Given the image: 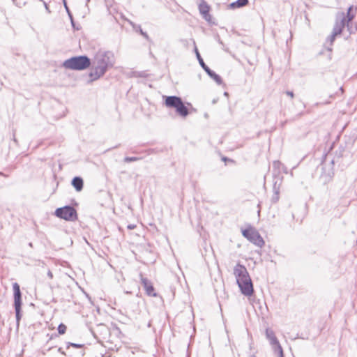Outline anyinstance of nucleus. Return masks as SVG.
I'll return each mask as SVG.
<instances>
[{"instance_id": "obj_17", "label": "nucleus", "mask_w": 357, "mask_h": 357, "mask_svg": "<svg viewBox=\"0 0 357 357\" xmlns=\"http://www.w3.org/2000/svg\"><path fill=\"white\" fill-rule=\"evenodd\" d=\"M274 190H275L274 194L272 197L271 200H272L273 203H276L279 200V198H280L279 191H278V190H276L275 186H274Z\"/></svg>"}, {"instance_id": "obj_27", "label": "nucleus", "mask_w": 357, "mask_h": 357, "mask_svg": "<svg viewBox=\"0 0 357 357\" xmlns=\"http://www.w3.org/2000/svg\"><path fill=\"white\" fill-rule=\"evenodd\" d=\"M58 351L62 355H66V354L62 350V348H59Z\"/></svg>"}, {"instance_id": "obj_21", "label": "nucleus", "mask_w": 357, "mask_h": 357, "mask_svg": "<svg viewBox=\"0 0 357 357\" xmlns=\"http://www.w3.org/2000/svg\"><path fill=\"white\" fill-rule=\"evenodd\" d=\"M337 36V35H335V33L332 32L331 35L328 38V40L330 42V45H333V43L334 42Z\"/></svg>"}, {"instance_id": "obj_31", "label": "nucleus", "mask_w": 357, "mask_h": 357, "mask_svg": "<svg viewBox=\"0 0 357 357\" xmlns=\"http://www.w3.org/2000/svg\"><path fill=\"white\" fill-rule=\"evenodd\" d=\"M331 164L333 165V160H331Z\"/></svg>"}, {"instance_id": "obj_15", "label": "nucleus", "mask_w": 357, "mask_h": 357, "mask_svg": "<svg viewBox=\"0 0 357 357\" xmlns=\"http://www.w3.org/2000/svg\"><path fill=\"white\" fill-rule=\"evenodd\" d=\"M129 23L132 26V28L136 31H139V33L144 38H146L147 40H149V35L143 31V30L141 28V26L140 25H137V24H135V23H133L131 21H129Z\"/></svg>"}, {"instance_id": "obj_8", "label": "nucleus", "mask_w": 357, "mask_h": 357, "mask_svg": "<svg viewBox=\"0 0 357 357\" xmlns=\"http://www.w3.org/2000/svg\"><path fill=\"white\" fill-rule=\"evenodd\" d=\"M14 291V306L15 310L16 321L19 324L21 319V306H22V294L20 288V285L17 283H14L13 285Z\"/></svg>"}, {"instance_id": "obj_3", "label": "nucleus", "mask_w": 357, "mask_h": 357, "mask_svg": "<svg viewBox=\"0 0 357 357\" xmlns=\"http://www.w3.org/2000/svg\"><path fill=\"white\" fill-rule=\"evenodd\" d=\"M91 64V59L85 55L73 56L63 63V67L73 70H84Z\"/></svg>"}, {"instance_id": "obj_1", "label": "nucleus", "mask_w": 357, "mask_h": 357, "mask_svg": "<svg viewBox=\"0 0 357 357\" xmlns=\"http://www.w3.org/2000/svg\"><path fill=\"white\" fill-rule=\"evenodd\" d=\"M114 55L110 51H100L96 53L93 61V69L89 73L91 82L103 76L109 68L114 63Z\"/></svg>"}, {"instance_id": "obj_28", "label": "nucleus", "mask_w": 357, "mask_h": 357, "mask_svg": "<svg viewBox=\"0 0 357 357\" xmlns=\"http://www.w3.org/2000/svg\"><path fill=\"white\" fill-rule=\"evenodd\" d=\"M134 228H135V225H128V229H133Z\"/></svg>"}, {"instance_id": "obj_4", "label": "nucleus", "mask_w": 357, "mask_h": 357, "mask_svg": "<svg viewBox=\"0 0 357 357\" xmlns=\"http://www.w3.org/2000/svg\"><path fill=\"white\" fill-rule=\"evenodd\" d=\"M165 104L168 108L175 109L176 113L183 118H185L189 114L188 107L185 105L181 98L178 96H166Z\"/></svg>"}, {"instance_id": "obj_6", "label": "nucleus", "mask_w": 357, "mask_h": 357, "mask_svg": "<svg viewBox=\"0 0 357 357\" xmlns=\"http://www.w3.org/2000/svg\"><path fill=\"white\" fill-rule=\"evenodd\" d=\"M265 335L266 338L268 340L270 344L275 355L278 357H284L283 354L282 348L276 337L274 331L271 328H266Z\"/></svg>"}, {"instance_id": "obj_12", "label": "nucleus", "mask_w": 357, "mask_h": 357, "mask_svg": "<svg viewBox=\"0 0 357 357\" xmlns=\"http://www.w3.org/2000/svg\"><path fill=\"white\" fill-rule=\"evenodd\" d=\"M356 10V8L351 6L347 10V15H345L347 27L350 33H354V29L351 26L349 25V23L354 18Z\"/></svg>"}, {"instance_id": "obj_20", "label": "nucleus", "mask_w": 357, "mask_h": 357, "mask_svg": "<svg viewBox=\"0 0 357 357\" xmlns=\"http://www.w3.org/2000/svg\"><path fill=\"white\" fill-rule=\"evenodd\" d=\"M141 160V158L138 157H125L123 160L125 162H135Z\"/></svg>"}, {"instance_id": "obj_2", "label": "nucleus", "mask_w": 357, "mask_h": 357, "mask_svg": "<svg viewBox=\"0 0 357 357\" xmlns=\"http://www.w3.org/2000/svg\"><path fill=\"white\" fill-rule=\"evenodd\" d=\"M234 274L241 293L246 296H252L254 292L253 284L246 268L238 264L234 268Z\"/></svg>"}, {"instance_id": "obj_24", "label": "nucleus", "mask_w": 357, "mask_h": 357, "mask_svg": "<svg viewBox=\"0 0 357 357\" xmlns=\"http://www.w3.org/2000/svg\"><path fill=\"white\" fill-rule=\"evenodd\" d=\"M286 94L289 96H290L291 98H294V93L292 91H286Z\"/></svg>"}, {"instance_id": "obj_7", "label": "nucleus", "mask_w": 357, "mask_h": 357, "mask_svg": "<svg viewBox=\"0 0 357 357\" xmlns=\"http://www.w3.org/2000/svg\"><path fill=\"white\" fill-rule=\"evenodd\" d=\"M242 234L255 245L259 248H262L264 246V241L256 229L252 227L245 229L242 231Z\"/></svg>"}, {"instance_id": "obj_14", "label": "nucleus", "mask_w": 357, "mask_h": 357, "mask_svg": "<svg viewBox=\"0 0 357 357\" xmlns=\"http://www.w3.org/2000/svg\"><path fill=\"white\" fill-rule=\"evenodd\" d=\"M72 185L77 191H81L83 188V179L81 177L76 176L72 180Z\"/></svg>"}, {"instance_id": "obj_16", "label": "nucleus", "mask_w": 357, "mask_h": 357, "mask_svg": "<svg viewBox=\"0 0 357 357\" xmlns=\"http://www.w3.org/2000/svg\"><path fill=\"white\" fill-rule=\"evenodd\" d=\"M248 3V0H237L230 4V7L232 8H241L246 6Z\"/></svg>"}, {"instance_id": "obj_18", "label": "nucleus", "mask_w": 357, "mask_h": 357, "mask_svg": "<svg viewBox=\"0 0 357 357\" xmlns=\"http://www.w3.org/2000/svg\"><path fill=\"white\" fill-rule=\"evenodd\" d=\"M70 347H73L76 349H82L84 347V344L68 342L67 343V349H69Z\"/></svg>"}, {"instance_id": "obj_19", "label": "nucleus", "mask_w": 357, "mask_h": 357, "mask_svg": "<svg viewBox=\"0 0 357 357\" xmlns=\"http://www.w3.org/2000/svg\"><path fill=\"white\" fill-rule=\"evenodd\" d=\"M66 326L63 324H60L58 326V333L60 335H63L66 331Z\"/></svg>"}, {"instance_id": "obj_9", "label": "nucleus", "mask_w": 357, "mask_h": 357, "mask_svg": "<svg viewBox=\"0 0 357 357\" xmlns=\"http://www.w3.org/2000/svg\"><path fill=\"white\" fill-rule=\"evenodd\" d=\"M195 50L196 52L197 58L199 63L200 66H202V68L204 70V71L207 73V75L211 79H213L218 85H220L222 83V78L220 77V76L218 75V74H216L212 70H211L208 67V66L206 65V63H204L203 59L202 58V56L196 47H195Z\"/></svg>"}, {"instance_id": "obj_11", "label": "nucleus", "mask_w": 357, "mask_h": 357, "mask_svg": "<svg viewBox=\"0 0 357 357\" xmlns=\"http://www.w3.org/2000/svg\"><path fill=\"white\" fill-rule=\"evenodd\" d=\"M140 278L142 284L143 285L146 294L149 296H156L157 294L154 291V288L151 282L147 278H144L142 274H140Z\"/></svg>"}, {"instance_id": "obj_13", "label": "nucleus", "mask_w": 357, "mask_h": 357, "mask_svg": "<svg viewBox=\"0 0 357 357\" xmlns=\"http://www.w3.org/2000/svg\"><path fill=\"white\" fill-rule=\"evenodd\" d=\"M199 9L200 13L203 15L204 18L206 20H209L208 17H210V15L208 14V13H209L208 6L205 2H203L199 4Z\"/></svg>"}, {"instance_id": "obj_5", "label": "nucleus", "mask_w": 357, "mask_h": 357, "mask_svg": "<svg viewBox=\"0 0 357 357\" xmlns=\"http://www.w3.org/2000/svg\"><path fill=\"white\" fill-rule=\"evenodd\" d=\"M55 215L68 221H74L77 218L76 210L70 206L56 208Z\"/></svg>"}, {"instance_id": "obj_10", "label": "nucleus", "mask_w": 357, "mask_h": 357, "mask_svg": "<svg viewBox=\"0 0 357 357\" xmlns=\"http://www.w3.org/2000/svg\"><path fill=\"white\" fill-rule=\"evenodd\" d=\"M345 26H347L345 14L344 13H339L337 15L333 32L335 33V35H340Z\"/></svg>"}, {"instance_id": "obj_23", "label": "nucleus", "mask_w": 357, "mask_h": 357, "mask_svg": "<svg viewBox=\"0 0 357 357\" xmlns=\"http://www.w3.org/2000/svg\"><path fill=\"white\" fill-rule=\"evenodd\" d=\"M84 355V351L83 350H81L80 351H79L75 356L77 357H83Z\"/></svg>"}, {"instance_id": "obj_30", "label": "nucleus", "mask_w": 357, "mask_h": 357, "mask_svg": "<svg viewBox=\"0 0 357 357\" xmlns=\"http://www.w3.org/2000/svg\"><path fill=\"white\" fill-rule=\"evenodd\" d=\"M43 3H44V5H45V8L47 10H48V7H47V3H46L45 2H44V1H43Z\"/></svg>"}, {"instance_id": "obj_26", "label": "nucleus", "mask_w": 357, "mask_h": 357, "mask_svg": "<svg viewBox=\"0 0 357 357\" xmlns=\"http://www.w3.org/2000/svg\"><path fill=\"white\" fill-rule=\"evenodd\" d=\"M47 275L48 277L50 278V279H52L53 278V274L52 273V271L50 270L48 271L47 272Z\"/></svg>"}, {"instance_id": "obj_25", "label": "nucleus", "mask_w": 357, "mask_h": 357, "mask_svg": "<svg viewBox=\"0 0 357 357\" xmlns=\"http://www.w3.org/2000/svg\"><path fill=\"white\" fill-rule=\"evenodd\" d=\"M281 165V162L280 161H274L273 166L275 167H279V166Z\"/></svg>"}, {"instance_id": "obj_29", "label": "nucleus", "mask_w": 357, "mask_h": 357, "mask_svg": "<svg viewBox=\"0 0 357 357\" xmlns=\"http://www.w3.org/2000/svg\"><path fill=\"white\" fill-rule=\"evenodd\" d=\"M332 170H333V169H331V170H329V172H328V175L329 176H331V174H333V171H332Z\"/></svg>"}, {"instance_id": "obj_22", "label": "nucleus", "mask_w": 357, "mask_h": 357, "mask_svg": "<svg viewBox=\"0 0 357 357\" xmlns=\"http://www.w3.org/2000/svg\"><path fill=\"white\" fill-rule=\"evenodd\" d=\"M65 7H66V10H67V12H68V15H69V16H70V20H71L72 24H73V26H74V22H73V16H72V15H71V14L70 13L69 9H68V8L67 7V6H66V3H65Z\"/></svg>"}]
</instances>
